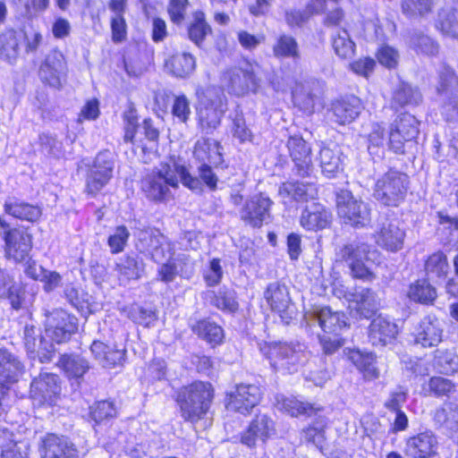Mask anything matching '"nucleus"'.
Here are the masks:
<instances>
[{
	"label": "nucleus",
	"mask_w": 458,
	"mask_h": 458,
	"mask_svg": "<svg viewBox=\"0 0 458 458\" xmlns=\"http://www.w3.org/2000/svg\"><path fill=\"white\" fill-rule=\"evenodd\" d=\"M214 394L215 390L209 382L195 381L182 387L176 398L181 416L191 423L202 420L210 409Z\"/></svg>",
	"instance_id": "f257e3e1"
},
{
	"label": "nucleus",
	"mask_w": 458,
	"mask_h": 458,
	"mask_svg": "<svg viewBox=\"0 0 458 458\" xmlns=\"http://www.w3.org/2000/svg\"><path fill=\"white\" fill-rule=\"evenodd\" d=\"M376 251L371 250L363 239L356 237L339 246L335 250V259L345 263L354 277L369 280L373 274L369 262L373 260Z\"/></svg>",
	"instance_id": "f03ea898"
},
{
	"label": "nucleus",
	"mask_w": 458,
	"mask_h": 458,
	"mask_svg": "<svg viewBox=\"0 0 458 458\" xmlns=\"http://www.w3.org/2000/svg\"><path fill=\"white\" fill-rule=\"evenodd\" d=\"M199 104L197 106L198 123L207 133L216 130L227 109L226 97L223 91L215 87H208L197 91Z\"/></svg>",
	"instance_id": "7ed1b4c3"
},
{
	"label": "nucleus",
	"mask_w": 458,
	"mask_h": 458,
	"mask_svg": "<svg viewBox=\"0 0 458 458\" xmlns=\"http://www.w3.org/2000/svg\"><path fill=\"white\" fill-rule=\"evenodd\" d=\"M408 184L406 174L390 169L377 180L373 196L385 206L397 207L406 196Z\"/></svg>",
	"instance_id": "20e7f679"
},
{
	"label": "nucleus",
	"mask_w": 458,
	"mask_h": 458,
	"mask_svg": "<svg viewBox=\"0 0 458 458\" xmlns=\"http://www.w3.org/2000/svg\"><path fill=\"white\" fill-rule=\"evenodd\" d=\"M260 351L276 370L289 373H293L296 365L304 358L303 345L301 344L274 343L261 346Z\"/></svg>",
	"instance_id": "39448f33"
},
{
	"label": "nucleus",
	"mask_w": 458,
	"mask_h": 458,
	"mask_svg": "<svg viewBox=\"0 0 458 458\" xmlns=\"http://www.w3.org/2000/svg\"><path fill=\"white\" fill-rule=\"evenodd\" d=\"M337 213L344 223L356 228L367 226L371 220L368 203L353 197L348 190H341L336 194Z\"/></svg>",
	"instance_id": "423d86ee"
},
{
	"label": "nucleus",
	"mask_w": 458,
	"mask_h": 458,
	"mask_svg": "<svg viewBox=\"0 0 458 458\" xmlns=\"http://www.w3.org/2000/svg\"><path fill=\"white\" fill-rule=\"evenodd\" d=\"M135 247L140 253L150 256L155 262H161L171 254L172 244L158 229L137 228Z\"/></svg>",
	"instance_id": "0eeeda50"
},
{
	"label": "nucleus",
	"mask_w": 458,
	"mask_h": 458,
	"mask_svg": "<svg viewBox=\"0 0 458 458\" xmlns=\"http://www.w3.org/2000/svg\"><path fill=\"white\" fill-rule=\"evenodd\" d=\"M257 69V64L248 62L238 67L228 69L224 73L223 81L229 93L243 96L250 91L255 92L259 86Z\"/></svg>",
	"instance_id": "6e6552de"
},
{
	"label": "nucleus",
	"mask_w": 458,
	"mask_h": 458,
	"mask_svg": "<svg viewBox=\"0 0 458 458\" xmlns=\"http://www.w3.org/2000/svg\"><path fill=\"white\" fill-rule=\"evenodd\" d=\"M273 204V200L266 194H255L246 199L239 209L240 219L245 225L260 228L270 222Z\"/></svg>",
	"instance_id": "1a4fd4ad"
},
{
	"label": "nucleus",
	"mask_w": 458,
	"mask_h": 458,
	"mask_svg": "<svg viewBox=\"0 0 458 458\" xmlns=\"http://www.w3.org/2000/svg\"><path fill=\"white\" fill-rule=\"evenodd\" d=\"M114 159L108 151L99 152L89 166L86 176V192L94 197L113 176Z\"/></svg>",
	"instance_id": "9d476101"
},
{
	"label": "nucleus",
	"mask_w": 458,
	"mask_h": 458,
	"mask_svg": "<svg viewBox=\"0 0 458 458\" xmlns=\"http://www.w3.org/2000/svg\"><path fill=\"white\" fill-rule=\"evenodd\" d=\"M437 90L441 97L442 114L447 120L456 119L458 117V77L452 68L443 67L439 72Z\"/></svg>",
	"instance_id": "9b49d317"
},
{
	"label": "nucleus",
	"mask_w": 458,
	"mask_h": 458,
	"mask_svg": "<svg viewBox=\"0 0 458 458\" xmlns=\"http://www.w3.org/2000/svg\"><path fill=\"white\" fill-rule=\"evenodd\" d=\"M177 185L178 181L168 165H162L157 171H152L141 182V188L146 196L155 201L164 200L169 193L168 187Z\"/></svg>",
	"instance_id": "f8f14e48"
},
{
	"label": "nucleus",
	"mask_w": 458,
	"mask_h": 458,
	"mask_svg": "<svg viewBox=\"0 0 458 458\" xmlns=\"http://www.w3.org/2000/svg\"><path fill=\"white\" fill-rule=\"evenodd\" d=\"M324 93V83L316 79L298 82L293 90L294 106L302 112L311 114L315 106L319 104Z\"/></svg>",
	"instance_id": "ddd939ff"
},
{
	"label": "nucleus",
	"mask_w": 458,
	"mask_h": 458,
	"mask_svg": "<svg viewBox=\"0 0 458 458\" xmlns=\"http://www.w3.org/2000/svg\"><path fill=\"white\" fill-rule=\"evenodd\" d=\"M304 318L307 326L310 327L318 325L323 334L342 335V332L348 327L346 316L343 312H334L329 307L307 312Z\"/></svg>",
	"instance_id": "4468645a"
},
{
	"label": "nucleus",
	"mask_w": 458,
	"mask_h": 458,
	"mask_svg": "<svg viewBox=\"0 0 458 458\" xmlns=\"http://www.w3.org/2000/svg\"><path fill=\"white\" fill-rule=\"evenodd\" d=\"M265 298L271 310L278 313L282 322L288 325L295 315V309L287 287L278 282L271 283L265 292Z\"/></svg>",
	"instance_id": "2eb2a0df"
},
{
	"label": "nucleus",
	"mask_w": 458,
	"mask_h": 458,
	"mask_svg": "<svg viewBox=\"0 0 458 458\" xmlns=\"http://www.w3.org/2000/svg\"><path fill=\"white\" fill-rule=\"evenodd\" d=\"M261 394L260 388L256 385H237L235 390L227 394L226 408L242 414L249 413L259 403Z\"/></svg>",
	"instance_id": "dca6fc26"
},
{
	"label": "nucleus",
	"mask_w": 458,
	"mask_h": 458,
	"mask_svg": "<svg viewBox=\"0 0 458 458\" xmlns=\"http://www.w3.org/2000/svg\"><path fill=\"white\" fill-rule=\"evenodd\" d=\"M210 164L203 163L198 167V173L200 179L193 176L184 165H174V172L180 177L181 182L192 191L201 193L203 191V182L211 191L216 189L217 176L213 172Z\"/></svg>",
	"instance_id": "f3484780"
},
{
	"label": "nucleus",
	"mask_w": 458,
	"mask_h": 458,
	"mask_svg": "<svg viewBox=\"0 0 458 458\" xmlns=\"http://www.w3.org/2000/svg\"><path fill=\"white\" fill-rule=\"evenodd\" d=\"M289 155L294 164L293 170L298 176L307 177L313 171L310 145L300 136H291L286 143Z\"/></svg>",
	"instance_id": "a211bd4d"
},
{
	"label": "nucleus",
	"mask_w": 458,
	"mask_h": 458,
	"mask_svg": "<svg viewBox=\"0 0 458 458\" xmlns=\"http://www.w3.org/2000/svg\"><path fill=\"white\" fill-rule=\"evenodd\" d=\"M27 39L26 26L9 28L0 32V59L14 64L21 53V46Z\"/></svg>",
	"instance_id": "6ab92c4d"
},
{
	"label": "nucleus",
	"mask_w": 458,
	"mask_h": 458,
	"mask_svg": "<svg viewBox=\"0 0 458 458\" xmlns=\"http://www.w3.org/2000/svg\"><path fill=\"white\" fill-rule=\"evenodd\" d=\"M276 423L271 416L267 413H258L250 421L248 428L242 435V443L252 447L258 440L266 442L267 439L276 435Z\"/></svg>",
	"instance_id": "aec40b11"
},
{
	"label": "nucleus",
	"mask_w": 458,
	"mask_h": 458,
	"mask_svg": "<svg viewBox=\"0 0 458 458\" xmlns=\"http://www.w3.org/2000/svg\"><path fill=\"white\" fill-rule=\"evenodd\" d=\"M6 253L16 262L24 263V273H29V233L27 229L13 228L4 232Z\"/></svg>",
	"instance_id": "412c9836"
},
{
	"label": "nucleus",
	"mask_w": 458,
	"mask_h": 458,
	"mask_svg": "<svg viewBox=\"0 0 458 458\" xmlns=\"http://www.w3.org/2000/svg\"><path fill=\"white\" fill-rule=\"evenodd\" d=\"M77 331V318L64 310H55L51 313L48 328L46 332L57 344L68 341Z\"/></svg>",
	"instance_id": "4be33fe9"
},
{
	"label": "nucleus",
	"mask_w": 458,
	"mask_h": 458,
	"mask_svg": "<svg viewBox=\"0 0 458 458\" xmlns=\"http://www.w3.org/2000/svg\"><path fill=\"white\" fill-rule=\"evenodd\" d=\"M443 325L436 316L424 317L415 329V344L423 348L437 346L443 340Z\"/></svg>",
	"instance_id": "5701e85b"
},
{
	"label": "nucleus",
	"mask_w": 458,
	"mask_h": 458,
	"mask_svg": "<svg viewBox=\"0 0 458 458\" xmlns=\"http://www.w3.org/2000/svg\"><path fill=\"white\" fill-rule=\"evenodd\" d=\"M65 70L64 57L60 51L53 50L46 55L38 70L42 82L52 88L62 87V75Z\"/></svg>",
	"instance_id": "b1692460"
},
{
	"label": "nucleus",
	"mask_w": 458,
	"mask_h": 458,
	"mask_svg": "<svg viewBox=\"0 0 458 458\" xmlns=\"http://www.w3.org/2000/svg\"><path fill=\"white\" fill-rule=\"evenodd\" d=\"M41 458H79L73 444L64 437L47 434L38 446Z\"/></svg>",
	"instance_id": "393cba45"
},
{
	"label": "nucleus",
	"mask_w": 458,
	"mask_h": 458,
	"mask_svg": "<svg viewBox=\"0 0 458 458\" xmlns=\"http://www.w3.org/2000/svg\"><path fill=\"white\" fill-rule=\"evenodd\" d=\"M57 380L56 375L47 372L41 373L38 378H34L30 384V394L34 392L31 397L33 406H41L53 401V397L60 391Z\"/></svg>",
	"instance_id": "a878e982"
},
{
	"label": "nucleus",
	"mask_w": 458,
	"mask_h": 458,
	"mask_svg": "<svg viewBox=\"0 0 458 458\" xmlns=\"http://www.w3.org/2000/svg\"><path fill=\"white\" fill-rule=\"evenodd\" d=\"M397 335L396 324L381 315L375 318L369 327V340L374 346H386L391 344Z\"/></svg>",
	"instance_id": "bb28decb"
},
{
	"label": "nucleus",
	"mask_w": 458,
	"mask_h": 458,
	"mask_svg": "<svg viewBox=\"0 0 458 458\" xmlns=\"http://www.w3.org/2000/svg\"><path fill=\"white\" fill-rule=\"evenodd\" d=\"M404 230L401 229L396 220H386L376 234V242L380 247L395 252L403 246Z\"/></svg>",
	"instance_id": "cd10ccee"
},
{
	"label": "nucleus",
	"mask_w": 458,
	"mask_h": 458,
	"mask_svg": "<svg viewBox=\"0 0 458 458\" xmlns=\"http://www.w3.org/2000/svg\"><path fill=\"white\" fill-rule=\"evenodd\" d=\"M437 445L436 436L427 430L408 438L405 454L411 458H428L436 453Z\"/></svg>",
	"instance_id": "c85d7f7f"
},
{
	"label": "nucleus",
	"mask_w": 458,
	"mask_h": 458,
	"mask_svg": "<svg viewBox=\"0 0 458 458\" xmlns=\"http://www.w3.org/2000/svg\"><path fill=\"white\" fill-rule=\"evenodd\" d=\"M331 220V213L323 205L312 203L302 211L300 224L308 231H318L327 228Z\"/></svg>",
	"instance_id": "c756f323"
},
{
	"label": "nucleus",
	"mask_w": 458,
	"mask_h": 458,
	"mask_svg": "<svg viewBox=\"0 0 458 458\" xmlns=\"http://www.w3.org/2000/svg\"><path fill=\"white\" fill-rule=\"evenodd\" d=\"M25 370L17 356L6 349H0V383L12 385L19 381Z\"/></svg>",
	"instance_id": "7c9ffc66"
},
{
	"label": "nucleus",
	"mask_w": 458,
	"mask_h": 458,
	"mask_svg": "<svg viewBox=\"0 0 458 458\" xmlns=\"http://www.w3.org/2000/svg\"><path fill=\"white\" fill-rule=\"evenodd\" d=\"M349 295L350 301L355 304L354 309L361 318H369L378 310L379 301L377 295L369 288L357 287Z\"/></svg>",
	"instance_id": "2f4dec72"
},
{
	"label": "nucleus",
	"mask_w": 458,
	"mask_h": 458,
	"mask_svg": "<svg viewBox=\"0 0 458 458\" xmlns=\"http://www.w3.org/2000/svg\"><path fill=\"white\" fill-rule=\"evenodd\" d=\"M333 119L339 124L352 123L359 116L362 110V105L357 97L351 96L335 101L332 104Z\"/></svg>",
	"instance_id": "473e14b6"
},
{
	"label": "nucleus",
	"mask_w": 458,
	"mask_h": 458,
	"mask_svg": "<svg viewBox=\"0 0 458 458\" xmlns=\"http://www.w3.org/2000/svg\"><path fill=\"white\" fill-rule=\"evenodd\" d=\"M90 351L95 360L104 368H113L120 364L124 356L123 351L100 341H94L90 345Z\"/></svg>",
	"instance_id": "72a5a7b5"
},
{
	"label": "nucleus",
	"mask_w": 458,
	"mask_h": 458,
	"mask_svg": "<svg viewBox=\"0 0 458 458\" xmlns=\"http://www.w3.org/2000/svg\"><path fill=\"white\" fill-rule=\"evenodd\" d=\"M220 144L215 140L202 138L194 147V156L199 161L217 166L223 161Z\"/></svg>",
	"instance_id": "f704fd0d"
},
{
	"label": "nucleus",
	"mask_w": 458,
	"mask_h": 458,
	"mask_svg": "<svg viewBox=\"0 0 458 458\" xmlns=\"http://www.w3.org/2000/svg\"><path fill=\"white\" fill-rule=\"evenodd\" d=\"M166 68L177 78H187L196 69L195 57L187 52L173 55L165 63Z\"/></svg>",
	"instance_id": "c9c22d12"
},
{
	"label": "nucleus",
	"mask_w": 458,
	"mask_h": 458,
	"mask_svg": "<svg viewBox=\"0 0 458 458\" xmlns=\"http://www.w3.org/2000/svg\"><path fill=\"white\" fill-rule=\"evenodd\" d=\"M422 96L417 88L404 82L399 83L393 91L391 105L394 108L417 106Z\"/></svg>",
	"instance_id": "e433bc0d"
},
{
	"label": "nucleus",
	"mask_w": 458,
	"mask_h": 458,
	"mask_svg": "<svg viewBox=\"0 0 458 458\" xmlns=\"http://www.w3.org/2000/svg\"><path fill=\"white\" fill-rule=\"evenodd\" d=\"M120 280L130 281L140 278L145 270L142 258L137 254H128L117 264Z\"/></svg>",
	"instance_id": "4c0bfd02"
},
{
	"label": "nucleus",
	"mask_w": 458,
	"mask_h": 458,
	"mask_svg": "<svg viewBox=\"0 0 458 458\" xmlns=\"http://www.w3.org/2000/svg\"><path fill=\"white\" fill-rule=\"evenodd\" d=\"M342 151L337 146L334 148L324 147L319 152V161L322 173L328 178L334 177L342 170Z\"/></svg>",
	"instance_id": "58836bf2"
},
{
	"label": "nucleus",
	"mask_w": 458,
	"mask_h": 458,
	"mask_svg": "<svg viewBox=\"0 0 458 458\" xmlns=\"http://www.w3.org/2000/svg\"><path fill=\"white\" fill-rule=\"evenodd\" d=\"M191 329L199 337L212 346L220 344L225 337L223 328L208 319L197 321L192 325Z\"/></svg>",
	"instance_id": "ea45409f"
},
{
	"label": "nucleus",
	"mask_w": 458,
	"mask_h": 458,
	"mask_svg": "<svg viewBox=\"0 0 458 458\" xmlns=\"http://www.w3.org/2000/svg\"><path fill=\"white\" fill-rule=\"evenodd\" d=\"M278 408L292 417L317 415L320 408H316L309 403H303L295 397H282L277 400Z\"/></svg>",
	"instance_id": "a19ab883"
},
{
	"label": "nucleus",
	"mask_w": 458,
	"mask_h": 458,
	"mask_svg": "<svg viewBox=\"0 0 458 458\" xmlns=\"http://www.w3.org/2000/svg\"><path fill=\"white\" fill-rule=\"evenodd\" d=\"M316 189L312 183L286 182L279 187V194L283 198H290L296 201H304L313 198Z\"/></svg>",
	"instance_id": "79ce46f5"
},
{
	"label": "nucleus",
	"mask_w": 458,
	"mask_h": 458,
	"mask_svg": "<svg viewBox=\"0 0 458 458\" xmlns=\"http://www.w3.org/2000/svg\"><path fill=\"white\" fill-rule=\"evenodd\" d=\"M273 54L277 58H291L294 61L301 58L296 38L288 34H282L276 38L273 46Z\"/></svg>",
	"instance_id": "37998d69"
},
{
	"label": "nucleus",
	"mask_w": 458,
	"mask_h": 458,
	"mask_svg": "<svg viewBox=\"0 0 458 458\" xmlns=\"http://www.w3.org/2000/svg\"><path fill=\"white\" fill-rule=\"evenodd\" d=\"M332 47L336 55L349 59L354 55L355 43L344 29H337L331 35Z\"/></svg>",
	"instance_id": "c03bdc74"
},
{
	"label": "nucleus",
	"mask_w": 458,
	"mask_h": 458,
	"mask_svg": "<svg viewBox=\"0 0 458 458\" xmlns=\"http://www.w3.org/2000/svg\"><path fill=\"white\" fill-rule=\"evenodd\" d=\"M58 364L70 378L79 379L89 369L88 360L79 355H63Z\"/></svg>",
	"instance_id": "a18cd8bd"
},
{
	"label": "nucleus",
	"mask_w": 458,
	"mask_h": 458,
	"mask_svg": "<svg viewBox=\"0 0 458 458\" xmlns=\"http://www.w3.org/2000/svg\"><path fill=\"white\" fill-rule=\"evenodd\" d=\"M434 421L440 427L456 431L458 430V404L445 403L441 408L436 410Z\"/></svg>",
	"instance_id": "49530a36"
},
{
	"label": "nucleus",
	"mask_w": 458,
	"mask_h": 458,
	"mask_svg": "<svg viewBox=\"0 0 458 458\" xmlns=\"http://www.w3.org/2000/svg\"><path fill=\"white\" fill-rule=\"evenodd\" d=\"M210 303L225 312L233 313L239 308L236 293L226 287H221L217 292H211Z\"/></svg>",
	"instance_id": "de8ad7c7"
},
{
	"label": "nucleus",
	"mask_w": 458,
	"mask_h": 458,
	"mask_svg": "<svg viewBox=\"0 0 458 458\" xmlns=\"http://www.w3.org/2000/svg\"><path fill=\"white\" fill-rule=\"evenodd\" d=\"M436 0H403L401 10L407 18H424L432 13Z\"/></svg>",
	"instance_id": "09e8293b"
},
{
	"label": "nucleus",
	"mask_w": 458,
	"mask_h": 458,
	"mask_svg": "<svg viewBox=\"0 0 458 458\" xmlns=\"http://www.w3.org/2000/svg\"><path fill=\"white\" fill-rule=\"evenodd\" d=\"M408 297L416 302L429 304L436 300L437 291L427 280H418L410 285Z\"/></svg>",
	"instance_id": "8fccbe9b"
},
{
	"label": "nucleus",
	"mask_w": 458,
	"mask_h": 458,
	"mask_svg": "<svg viewBox=\"0 0 458 458\" xmlns=\"http://www.w3.org/2000/svg\"><path fill=\"white\" fill-rule=\"evenodd\" d=\"M64 293L70 304L82 314L86 315L93 312L92 304L90 302L91 296L87 293L69 284L65 286Z\"/></svg>",
	"instance_id": "3c124183"
},
{
	"label": "nucleus",
	"mask_w": 458,
	"mask_h": 458,
	"mask_svg": "<svg viewBox=\"0 0 458 458\" xmlns=\"http://www.w3.org/2000/svg\"><path fill=\"white\" fill-rule=\"evenodd\" d=\"M434 367L442 374H454L458 371V355L449 350H437Z\"/></svg>",
	"instance_id": "603ef678"
},
{
	"label": "nucleus",
	"mask_w": 458,
	"mask_h": 458,
	"mask_svg": "<svg viewBox=\"0 0 458 458\" xmlns=\"http://www.w3.org/2000/svg\"><path fill=\"white\" fill-rule=\"evenodd\" d=\"M409 44L417 53L426 55L434 56L439 50L437 42L420 31H415L410 36Z\"/></svg>",
	"instance_id": "864d4df0"
},
{
	"label": "nucleus",
	"mask_w": 458,
	"mask_h": 458,
	"mask_svg": "<svg viewBox=\"0 0 458 458\" xmlns=\"http://www.w3.org/2000/svg\"><path fill=\"white\" fill-rule=\"evenodd\" d=\"M326 425V418L320 415L318 416L312 426H309L301 430V440L317 447L320 446L324 441V428Z\"/></svg>",
	"instance_id": "5fc2aeb1"
},
{
	"label": "nucleus",
	"mask_w": 458,
	"mask_h": 458,
	"mask_svg": "<svg viewBox=\"0 0 458 458\" xmlns=\"http://www.w3.org/2000/svg\"><path fill=\"white\" fill-rule=\"evenodd\" d=\"M0 298H8L12 307L15 310L21 308L22 297L19 289L13 284L9 276L0 269Z\"/></svg>",
	"instance_id": "6e6d98bb"
},
{
	"label": "nucleus",
	"mask_w": 458,
	"mask_h": 458,
	"mask_svg": "<svg viewBox=\"0 0 458 458\" xmlns=\"http://www.w3.org/2000/svg\"><path fill=\"white\" fill-rule=\"evenodd\" d=\"M211 31V28L205 21L202 13H196L194 21L188 28L190 39L199 47H201L204 39Z\"/></svg>",
	"instance_id": "4d7b16f0"
},
{
	"label": "nucleus",
	"mask_w": 458,
	"mask_h": 458,
	"mask_svg": "<svg viewBox=\"0 0 458 458\" xmlns=\"http://www.w3.org/2000/svg\"><path fill=\"white\" fill-rule=\"evenodd\" d=\"M384 132L385 130L380 124L375 123L372 125L371 131L368 137V150L373 158H382L385 153Z\"/></svg>",
	"instance_id": "13d9d810"
},
{
	"label": "nucleus",
	"mask_w": 458,
	"mask_h": 458,
	"mask_svg": "<svg viewBox=\"0 0 458 458\" xmlns=\"http://www.w3.org/2000/svg\"><path fill=\"white\" fill-rule=\"evenodd\" d=\"M30 278L44 282V288L47 292L52 291L61 281L58 273L47 271L40 266L37 267L35 262H30Z\"/></svg>",
	"instance_id": "bf43d9fd"
},
{
	"label": "nucleus",
	"mask_w": 458,
	"mask_h": 458,
	"mask_svg": "<svg viewBox=\"0 0 458 458\" xmlns=\"http://www.w3.org/2000/svg\"><path fill=\"white\" fill-rule=\"evenodd\" d=\"M448 268L446 256L441 251L433 253L425 263V270L429 276H445Z\"/></svg>",
	"instance_id": "052dcab7"
},
{
	"label": "nucleus",
	"mask_w": 458,
	"mask_h": 458,
	"mask_svg": "<svg viewBox=\"0 0 458 458\" xmlns=\"http://www.w3.org/2000/svg\"><path fill=\"white\" fill-rule=\"evenodd\" d=\"M437 27L445 35L456 36L457 20L454 8H442L439 11Z\"/></svg>",
	"instance_id": "680f3d73"
},
{
	"label": "nucleus",
	"mask_w": 458,
	"mask_h": 458,
	"mask_svg": "<svg viewBox=\"0 0 458 458\" xmlns=\"http://www.w3.org/2000/svg\"><path fill=\"white\" fill-rule=\"evenodd\" d=\"M392 125L403 134L404 140H413L419 133L418 121L410 114H403Z\"/></svg>",
	"instance_id": "e2e57ef3"
},
{
	"label": "nucleus",
	"mask_w": 458,
	"mask_h": 458,
	"mask_svg": "<svg viewBox=\"0 0 458 458\" xmlns=\"http://www.w3.org/2000/svg\"><path fill=\"white\" fill-rule=\"evenodd\" d=\"M233 135L234 138L238 139L241 143H244L247 141L252 140V132L247 127L245 119L243 117V113L237 106L233 111Z\"/></svg>",
	"instance_id": "0e129e2a"
},
{
	"label": "nucleus",
	"mask_w": 458,
	"mask_h": 458,
	"mask_svg": "<svg viewBox=\"0 0 458 458\" xmlns=\"http://www.w3.org/2000/svg\"><path fill=\"white\" fill-rule=\"evenodd\" d=\"M90 416L96 423L112 419L116 416V409L113 402L100 401L90 407Z\"/></svg>",
	"instance_id": "69168bd1"
},
{
	"label": "nucleus",
	"mask_w": 458,
	"mask_h": 458,
	"mask_svg": "<svg viewBox=\"0 0 458 458\" xmlns=\"http://www.w3.org/2000/svg\"><path fill=\"white\" fill-rule=\"evenodd\" d=\"M428 393L437 397L449 395L454 391V383L442 377H432L428 383Z\"/></svg>",
	"instance_id": "338daca9"
},
{
	"label": "nucleus",
	"mask_w": 458,
	"mask_h": 458,
	"mask_svg": "<svg viewBox=\"0 0 458 458\" xmlns=\"http://www.w3.org/2000/svg\"><path fill=\"white\" fill-rule=\"evenodd\" d=\"M28 442H12L5 447L2 446L1 458H28Z\"/></svg>",
	"instance_id": "774afa93"
}]
</instances>
